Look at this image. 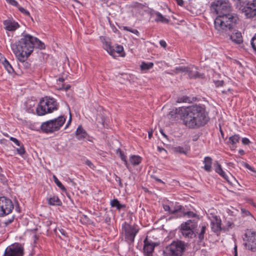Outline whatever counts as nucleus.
<instances>
[{"instance_id": "obj_1", "label": "nucleus", "mask_w": 256, "mask_h": 256, "mask_svg": "<svg viewBox=\"0 0 256 256\" xmlns=\"http://www.w3.org/2000/svg\"><path fill=\"white\" fill-rule=\"evenodd\" d=\"M12 49L18 60L24 62L34 51V48L44 49V42L38 38L27 34H23L18 42L11 44Z\"/></svg>"}, {"instance_id": "obj_2", "label": "nucleus", "mask_w": 256, "mask_h": 256, "mask_svg": "<svg viewBox=\"0 0 256 256\" xmlns=\"http://www.w3.org/2000/svg\"><path fill=\"white\" fill-rule=\"evenodd\" d=\"M182 116L184 124L190 128H196L205 125L208 120L205 108L199 105L184 108Z\"/></svg>"}, {"instance_id": "obj_3", "label": "nucleus", "mask_w": 256, "mask_h": 256, "mask_svg": "<svg viewBox=\"0 0 256 256\" xmlns=\"http://www.w3.org/2000/svg\"><path fill=\"white\" fill-rule=\"evenodd\" d=\"M238 20L235 14L218 16L214 22V28L219 34H223L234 29Z\"/></svg>"}, {"instance_id": "obj_4", "label": "nucleus", "mask_w": 256, "mask_h": 256, "mask_svg": "<svg viewBox=\"0 0 256 256\" xmlns=\"http://www.w3.org/2000/svg\"><path fill=\"white\" fill-rule=\"evenodd\" d=\"M210 9L218 16H222L230 14L232 6L228 0H218L212 3Z\"/></svg>"}, {"instance_id": "obj_5", "label": "nucleus", "mask_w": 256, "mask_h": 256, "mask_svg": "<svg viewBox=\"0 0 256 256\" xmlns=\"http://www.w3.org/2000/svg\"><path fill=\"white\" fill-rule=\"evenodd\" d=\"M184 248L182 242H174L166 248L164 254V256H182Z\"/></svg>"}, {"instance_id": "obj_6", "label": "nucleus", "mask_w": 256, "mask_h": 256, "mask_svg": "<svg viewBox=\"0 0 256 256\" xmlns=\"http://www.w3.org/2000/svg\"><path fill=\"white\" fill-rule=\"evenodd\" d=\"M244 246L252 252L256 251V232L247 229L242 237Z\"/></svg>"}, {"instance_id": "obj_7", "label": "nucleus", "mask_w": 256, "mask_h": 256, "mask_svg": "<svg viewBox=\"0 0 256 256\" xmlns=\"http://www.w3.org/2000/svg\"><path fill=\"white\" fill-rule=\"evenodd\" d=\"M196 226V222L190 220L181 224L180 231L185 238H192L193 236H196L194 230Z\"/></svg>"}, {"instance_id": "obj_8", "label": "nucleus", "mask_w": 256, "mask_h": 256, "mask_svg": "<svg viewBox=\"0 0 256 256\" xmlns=\"http://www.w3.org/2000/svg\"><path fill=\"white\" fill-rule=\"evenodd\" d=\"M14 208V204L10 199L5 196L0 197V216L11 213Z\"/></svg>"}, {"instance_id": "obj_9", "label": "nucleus", "mask_w": 256, "mask_h": 256, "mask_svg": "<svg viewBox=\"0 0 256 256\" xmlns=\"http://www.w3.org/2000/svg\"><path fill=\"white\" fill-rule=\"evenodd\" d=\"M122 228L124 232L126 240L130 244L132 243L136 235L138 232V230L134 226L128 224L126 222L122 226Z\"/></svg>"}, {"instance_id": "obj_10", "label": "nucleus", "mask_w": 256, "mask_h": 256, "mask_svg": "<svg viewBox=\"0 0 256 256\" xmlns=\"http://www.w3.org/2000/svg\"><path fill=\"white\" fill-rule=\"evenodd\" d=\"M23 254V248L21 244H17L6 248L4 256H22Z\"/></svg>"}, {"instance_id": "obj_11", "label": "nucleus", "mask_w": 256, "mask_h": 256, "mask_svg": "<svg viewBox=\"0 0 256 256\" xmlns=\"http://www.w3.org/2000/svg\"><path fill=\"white\" fill-rule=\"evenodd\" d=\"M242 10L246 18H256V0L248 2Z\"/></svg>"}, {"instance_id": "obj_12", "label": "nucleus", "mask_w": 256, "mask_h": 256, "mask_svg": "<svg viewBox=\"0 0 256 256\" xmlns=\"http://www.w3.org/2000/svg\"><path fill=\"white\" fill-rule=\"evenodd\" d=\"M43 98L45 101V104L46 106V112H48V113H51L58 109L59 104L56 99L48 96H46Z\"/></svg>"}, {"instance_id": "obj_13", "label": "nucleus", "mask_w": 256, "mask_h": 256, "mask_svg": "<svg viewBox=\"0 0 256 256\" xmlns=\"http://www.w3.org/2000/svg\"><path fill=\"white\" fill-rule=\"evenodd\" d=\"M144 252L146 256H152L156 244L154 242H150L146 238L144 240Z\"/></svg>"}, {"instance_id": "obj_14", "label": "nucleus", "mask_w": 256, "mask_h": 256, "mask_svg": "<svg viewBox=\"0 0 256 256\" xmlns=\"http://www.w3.org/2000/svg\"><path fill=\"white\" fill-rule=\"evenodd\" d=\"M221 220L217 216L213 217V220L211 221V226L212 230L216 233L220 232L222 230Z\"/></svg>"}, {"instance_id": "obj_15", "label": "nucleus", "mask_w": 256, "mask_h": 256, "mask_svg": "<svg viewBox=\"0 0 256 256\" xmlns=\"http://www.w3.org/2000/svg\"><path fill=\"white\" fill-rule=\"evenodd\" d=\"M230 40L236 44H241L243 42V38L241 32L234 30L230 35Z\"/></svg>"}, {"instance_id": "obj_16", "label": "nucleus", "mask_w": 256, "mask_h": 256, "mask_svg": "<svg viewBox=\"0 0 256 256\" xmlns=\"http://www.w3.org/2000/svg\"><path fill=\"white\" fill-rule=\"evenodd\" d=\"M52 120L43 122L41 125V129L46 133H52L54 132Z\"/></svg>"}, {"instance_id": "obj_17", "label": "nucleus", "mask_w": 256, "mask_h": 256, "mask_svg": "<svg viewBox=\"0 0 256 256\" xmlns=\"http://www.w3.org/2000/svg\"><path fill=\"white\" fill-rule=\"evenodd\" d=\"M184 109V108H178L170 112L168 115V118L172 120H176L178 118V114H180L182 118L183 110Z\"/></svg>"}, {"instance_id": "obj_18", "label": "nucleus", "mask_w": 256, "mask_h": 256, "mask_svg": "<svg viewBox=\"0 0 256 256\" xmlns=\"http://www.w3.org/2000/svg\"><path fill=\"white\" fill-rule=\"evenodd\" d=\"M45 104V101H44V100L42 98L40 100L39 104L36 108V112L38 116H44L48 113V112H46L47 108Z\"/></svg>"}, {"instance_id": "obj_19", "label": "nucleus", "mask_w": 256, "mask_h": 256, "mask_svg": "<svg viewBox=\"0 0 256 256\" xmlns=\"http://www.w3.org/2000/svg\"><path fill=\"white\" fill-rule=\"evenodd\" d=\"M4 24L5 28L8 31H14L19 27V24L18 22L10 20H4Z\"/></svg>"}, {"instance_id": "obj_20", "label": "nucleus", "mask_w": 256, "mask_h": 256, "mask_svg": "<svg viewBox=\"0 0 256 256\" xmlns=\"http://www.w3.org/2000/svg\"><path fill=\"white\" fill-rule=\"evenodd\" d=\"M214 165L215 171L228 182H230V180L228 176L222 170V166L219 162L218 161H216Z\"/></svg>"}, {"instance_id": "obj_21", "label": "nucleus", "mask_w": 256, "mask_h": 256, "mask_svg": "<svg viewBox=\"0 0 256 256\" xmlns=\"http://www.w3.org/2000/svg\"><path fill=\"white\" fill-rule=\"evenodd\" d=\"M53 125L54 129V132L57 131L63 126L65 121L66 118L64 116H60L52 120Z\"/></svg>"}, {"instance_id": "obj_22", "label": "nucleus", "mask_w": 256, "mask_h": 256, "mask_svg": "<svg viewBox=\"0 0 256 256\" xmlns=\"http://www.w3.org/2000/svg\"><path fill=\"white\" fill-rule=\"evenodd\" d=\"M100 39L103 44V47L104 49L106 50L110 55L114 57V49L110 46V42L106 40L104 38L101 37Z\"/></svg>"}, {"instance_id": "obj_23", "label": "nucleus", "mask_w": 256, "mask_h": 256, "mask_svg": "<svg viewBox=\"0 0 256 256\" xmlns=\"http://www.w3.org/2000/svg\"><path fill=\"white\" fill-rule=\"evenodd\" d=\"M88 134L86 131L83 128L82 126H79L76 132V138L81 140L86 138Z\"/></svg>"}, {"instance_id": "obj_24", "label": "nucleus", "mask_w": 256, "mask_h": 256, "mask_svg": "<svg viewBox=\"0 0 256 256\" xmlns=\"http://www.w3.org/2000/svg\"><path fill=\"white\" fill-rule=\"evenodd\" d=\"M110 206L112 207L116 208L118 210L121 209L125 208L126 206L124 204H121L120 202L116 198H114L110 201Z\"/></svg>"}, {"instance_id": "obj_25", "label": "nucleus", "mask_w": 256, "mask_h": 256, "mask_svg": "<svg viewBox=\"0 0 256 256\" xmlns=\"http://www.w3.org/2000/svg\"><path fill=\"white\" fill-rule=\"evenodd\" d=\"M204 169L207 172L212 170V159L210 157L206 156L204 158Z\"/></svg>"}, {"instance_id": "obj_26", "label": "nucleus", "mask_w": 256, "mask_h": 256, "mask_svg": "<svg viewBox=\"0 0 256 256\" xmlns=\"http://www.w3.org/2000/svg\"><path fill=\"white\" fill-rule=\"evenodd\" d=\"M182 206H178L176 208H171L168 205L164 206V208L166 211H168L170 214H176L182 210Z\"/></svg>"}, {"instance_id": "obj_27", "label": "nucleus", "mask_w": 256, "mask_h": 256, "mask_svg": "<svg viewBox=\"0 0 256 256\" xmlns=\"http://www.w3.org/2000/svg\"><path fill=\"white\" fill-rule=\"evenodd\" d=\"M155 14L156 16L155 20L156 22H161L164 24H168L169 22V20L164 16L160 12H155Z\"/></svg>"}, {"instance_id": "obj_28", "label": "nucleus", "mask_w": 256, "mask_h": 256, "mask_svg": "<svg viewBox=\"0 0 256 256\" xmlns=\"http://www.w3.org/2000/svg\"><path fill=\"white\" fill-rule=\"evenodd\" d=\"M48 204L52 206H60L62 202L58 196H54L48 199Z\"/></svg>"}, {"instance_id": "obj_29", "label": "nucleus", "mask_w": 256, "mask_h": 256, "mask_svg": "<svg viewBox=\"0 0 256 256\" xmlns=\"http://www.w3.org/2000/svg\"><path fill=\"white\" fill-rule=\"evenodd\" d=\"M188 70L186 71V73L188 74V76L190 78H196L199 76V74L198 71L194 70L192 68L188 67Z\"/></svg>"}, {"instance_id": "obj_30", "label": "nucleus", "mask_w": 256, "mask_h": 256, "mask_svg": "<svg viewBox=\"0 0 256 256\" xmlns=\"http://www.w3.org/2000/svg\"><path fill=\"white\" fill-rule=\"evenodd\" d=\"M130 162L134 166L138 165L142 160V158L138 156H132L130 158Z\"/></svg>"}, {"instance_id": "obj_31", "label": "nucleus", "mask_w": 256, "mask_h": 256, "mask_svg": "<svg viewBox=\"0 0 256 256\" xmlns=\"http://www.w3.org/2000/svg\"><path fill=\"white\" fill-rule=\"evenodd\" d=\"M200 232H198V239L200 241H202L204 238V234L206 233V227L205 225L200 226Z\"/></svg>"}, {"instance_id": "obj_32", "label": "nucleus", "mask_w": 256, "mask_h": 256, "mask_svg": "<svg viewBox=\"0 0 256 256\" xmlns=\"http://www.w3.org/2000/svg\"><path fill=\"white\" fill-rule=\"evenodd\" d=\"M2 64L8 73L12 74L14 72V70L12 66L6 58H4V60L2 62Z\"/></svg>"}, {"instance_id": "obj_33", "label": "nucleus", "mask_w": 256, "mask_h": 256, "mask_svg": "<svg viewBox=\"0 0 256 256\" xmlns=\"http://www.w3.org/2000/svg\"><path fill=\"white\" fill-rule=\"evenodd\" d=\"M240 139V137L238 134H234L229 138L228 142L234 145L239 142Z\"/></svg>"}, {"instance_id": "obj_34", "label": "nucleus", "mask_w": 256, "mask_h": 256, "mask_svg": "<svg viewBox=\"0 0 256 256\" xmlns=\"http://www.w3.org/2000/svg\"><path fill=\"white\" fill-rule=\"evenodd\" d=\"M154 66L153 62H148L146 63V62H142L140 65V68L142 70H148L152 68Z\"/></svg>"}, {"instance_id": "obj_35", "label": "nucleus", "mask_w": 256, "mask_h": 256, "mask_svg": "<svg viewBox=\"0 0 256 256\" xmlns=\"http://www.w3.org/2000/svg\"><path fill=\"white\" fill-rule=\"evenodd\" d=\"M119 152L120 156V157L121 160L124 162L125 166H126L127 168H129V164H128V161L126 159V156H124V154L118 148V150L117 153Z\"/></svg>"}, {"instance_id": "obj_36", "label": "nucleus", "mask_w": 256, "mask_h": 256, "mask_svg": "<svg viewBox=\"0 0 256 256\" xmlns=\"http://www.w3.org/2000/svg\"><path fill=\"white\" fill-rule=\"evenodd\" d=\"M188 70V67L182 66L176 67L175 68L174 72L176 74L179 73L180 72H186V71Z\"/></svg>"}, {"instance_id": "obj_37", "label": "nucleus", "mask_w": 256, "mask_h": 256, "mask_svg": "<svg viewBox=\"0 0 256 256\" xmlns=\"http://www.w3.org/2000/svg\"><path fill=\"white\" fill-rule=\"evenodd\" d=\"M53 178H54V182H55V183L56 184L57 186L58 187H59L63 191H65L66 190V188L62 185V184L58 180L57 178L55 176H54Z\"/></svg>"}, {"instance_id": "obj_38", "label": "nucleus", "mask_w": 256, "mask_h": 256, "mask_svg": "<svg viewBox=\"0 0 256 256\" xmlns=\"http://www.w3.org/2000/svg\"><path fill=\"white\" fill-rule=\"evenodd\" d=\"M123 29L125 30L128 31L132 33H134L136 34V36H138L139 34L138 31L136 29H132V28L127 26H123Z\"/></svg>"}, {"instance_id": "obj_39", "label": "nucleus", "mask_w": 256, "mask_h": 256, "mask_svg": "<svg viewBox=\"0 0 256 256\" xmlns=\"http://www.w3.org/2000/svg\"><path fill=\"white\" fill-rule=\"evenodd\" d=\"M184 216H187L189 218H196L198 216L196 214L191 211L184 212Z\"/></svg>"}, {"instance_id": "obj_40", "label": "nucleus", "mask_w": 256, "mask_h": 256, "mask_svg": "<svg viewBox=\"0 0 256 256\" xmlns=\"http://www.w3.org/2000/svg\"><path fill=\"white\" fill-rule=\"evenodd\" d=\"M19 146V148H16V151L19 154L22 156L25 153L26 151L23 144H20V146Z\"/></svg>"}, {"instance_id": "obj_41", "label": "nucleus", "mask_w": 256, "mask_h": 256, "mask_svg": "<svg viewBox=\"0 0 256 256\" xmlns=\"http://www.w3.org/2000/svg\"><path fill=\"white\" fill-rule=\"evenodd\" d=\"M250 44L254 50L256 49V34L252 38L250 41Z\"/></svg>"}, {"instance_id": "obj_42", "label": "nucleus", "mask_w": 256, "mask_h": 256, "mask_svg": "<svg viewBox=\"0 0 256 256\" xmlns=\"http://www.w3.org/2000/svg\"><path fill=\"white\" fill-rule=\"evenodd\" d=\"M176 152L180 153V154H186V151L185 150L182 148L180 146H178L176 148Z\"/></svg>"}, {"instance_id": "obj_43", "label": "nucleus", "mask_w": 256, "mask_h": 256, "mask_svg": "<svg viewBox=\"0 0 256 256\" xmlns=\"http://www.w3.org/2000/svg\"><path fill=\"white\" fill-rule=\"evenodd\" d=\"M18 8L19 10L22 13L24 14L25 15H26V16H30V14L29 12H28V10H26L24 8H23L22 6H20V5L18 7Z\"/></svg>"}, {"instance_id": "obj_44", "label": "nucleus", "mask_w": 256, "mask_h": 256, "mask_svg": "<svg viewBox=\"0 0 256 256\" xmlns=\"http://www.w3.org/2000/svg\"><path fill=\"white\" fill-rule=\"evenodd\" d=\"M7 2L9 3L12 6H15L16 7H18L19 4L18 2L15 0H6Z\"/></svg>"}, {"instance_id": "obj_45", "label": "nucleus", "mask_w": 256, "mask_h": 256, "mask_svg": "<svg viewBox=\"0 0 256 256\" xmlns=\"http://www.w3.org/2000/svg\"><path fill=\"white\" fill-rule=\"evenodd\" d=\"M124 50V48L122 46H118L114 50V52H116L118 54H120L121 52Z\"/></svg>"}, {"instance_id": "obj_46", "label": "nucleus", "mask_w": 256, "mask_h": 256, "mask_svg": "<svg viewBox=\"0 0 256 256\" xmlns=\"http://www.w3.org/2000/svg\"><path fill=\"white\" fill-rule=\"evenodd\" d=\"M10 140L13 142L16 146H20V144H21L20 142L17 140L16 138L10 137Z\"/></svg>"}, {"instance_id": "obj_47", "label": "nucleus", "mask_w": 256, "mask_h": 256, "mask_svg": "<svg viewBox=\"0 0 256 256\" xmlns=\"http://www.w3.org/2000/svg\"><path fill=\"white\" fill-rule=\"evenodd\" d=\"M224 81L223 80H216L214 81V84L216 86H222L224 84Z\"/></svg>"}, {"instance_id": "obj_48", "label": "nucleus", "mask_w": 256, "mask_h": 256, "mask_svg": "<svg viewBox=\"0 0 256 256\" xmlns=\"http://www.w3.org/2000/svg\"><path fill=\"white\" fill-rule=\"evenodd\" d=\"M85 164L91 168H94V166L92 163L88 160H86Z\"/></svg>"}, {"instance_id": "obj_49", "label": "nucleus", "mask_w": 256, "mask_h": 256, "mask_svg": "<svg viewBox=\"0 0 256 256\" xmlns=\"http://www.w3.org/2000/svg\"><path fill=\"white\" fill-rule=\"evenodd\" d=\"M242 142L244 145H248L250 143V141L248 138H242Z\"/></svg>"}, {"instance_id": "obj_50", "label": "nucleus", "mask_w": 256, "mask_h": 256, "mask_svg": "<svg viewBox=\"0 0 256 256\" xmlns=\"http://www.w3.org/2000/svg\"><path fill=\"white\" fill-rule=\"evenodd\" d=\"M115 180H116V182H118L119 186H122V182H121V179H120V178L119 176H118L116 175L115 176Z\"/></svg>"}, {"instance_id": "obj_51", "label": "nucleus", "mask_w": 256, "mask_h": 256, "mask_svg": "<svg viewBox=\"0 0 256 256\" xmlns=\"http://www.w3.org/2000/svg\"><path fill=\"white\" fill-rule=\"evenodd\" d=\"M59 231L60 233V234L63 236L64 238H68L67 234L66 232V231L64 229H60L59 230Z\"/></svg>"}, {"instance_id": "obj_52", "label": "nucleus", "mask_w": 256, "mask_h": 256, "mask_svg": "<svg viewBox=\"0 0 256 256\" xmlns=\"http://www.w3.org/2000/svg\"><path fill=\"white\" fill-rule=\"evenodd\" d=\"M188 100V98L186 96H183L182 98H181L178 100V102H186L187 100Z\"/></svg>"}, {"instance_id": "obj_53", "label": "nucleus", "mask_w": 256, "mask_h": 256, "mask_svg": "<svg viewBox=\"0 0 256 256\" xmlns=\"http://www.w3.org/2000/svg\"><path fill=\"white\" fill-rule=\"evenodd\" d=\"M160 44L162 47H164V48H166V42L163 40H160Z\"/></svg>"}, {"instance_id": "obj_54", "label": "nucleus", "mask_w": 256, "mask_h": 256, "mask_svg": "<svg viewBox=\"0 0 256 256\" xmlns=\"http://www.w3.org/2000/svg\"><path fill=\"white\" fill-rule=\"evenodd\" d=\"M244 166L248 170L253 171V168L248 164L245 163Z\"/></svg>"}, {"instance_id": "obj_55", "label": "nucleus", "mask_w": 256, "mask_h": 256, "mask_svg": "<svg viewBox=\"0 0 256 256\" xmlns=\"http://www.w3.org/2000/svg\"><path fill=\"white\" fill-rule=\"evenodd\" d=\"M175 0L177 2L178 4L180 6H182L184 4V2L182 0Z\"/></svg>"}, {"instance_id": "obj_56", "label": "nucleus", "mask_w": 256, "mask_h": 256, "mask_svg": "<svg viewBox=\"0 0 256 256\" xmlns=\"http://www.w3.org/2000/svg\"><path fill=\"white\" fill-rule=\"evenodd\" d=\"M71 121H72V118H71V115H70V119L65 127V129H66L67 128H68L69 124H70L71 122Z\"/></svg>"}, {"instance_id": "obj_57", "label": "nucleus", "mask_w": 256, "mask_h": 256, "mask_svg": "<svg viewBox=\"0 0 256 256\" xmlns=\"http://www.w3.org/2000/svg\"><path fill=\"white\" fill-rule=\"evenodd\" d=\"M234 256H237L238 253H237V246H235L234 248Z\"/></svg>"}, {"instance_id": "obj_58", "label": "nucleus", "mask_w": 256, "mask_h": 256, "mask_svg": "<svg viewBox=\"0 0 256 256\" xmlns=\"http://www.w3.org/2000/svg\"><path fill=\"white\" fill-rule=\"evenodd\" d=\"M158 150L160 152H162V150H164V151L166 150H164V148H160V146H158Z\"/></svg>"}, {"instance_id": "obj_59", "label": "nucleus", "mask_w": 256, "mask_h": 256, "mask_svg": "<svg viewBox=\"0 0 256 256\" xmlns=\"http://www.w3.org/2000/svg\"><path fill=\"white\" fill-rule=\"evenodd\" d=\"M238 152L240 155H243L244 154V150H240Z\"/></svg>"}, {"instance_id": "obj_60", "label": "nucleus", "mask_w": 256, "mask_h": 256, "mask_svg": "<svg viewBox=\"0 0 256 256\" xmlns=\"http://www.w3.org/2000/svg\"><path fill=\"white\" fill-rule=\"evenodd\" d=\"M102 2L104 3V4H106L107 6H109V4L108 3V0H102Z\"/></svg>"}, {"instance_id": "obj_61", "label": "nucleus", "mask_w": 256, "mask_h": 256, "mask_svg": "<svg viewBox=\"0 0 256 256\" xmlns=\"http://www.w3.org/2000/svg\"><path fill=\"white\" fill-rule=\"evenodd\" d=\"M58 80L60 82H64V79L63 78H59L58 79Z\"/></svg>"}, {"instance_id": "obj_62", "label": "nucleus", "mask_w": 256, "mask_h": 256, "mask_svg": "<svg viewBox=\"0 0 256 256\" xmlns=\"http://www.w3.org/2000/svg\"><path fill=\"white\" fill-rule=\"evenodd\" d=\"M152 134V131L148 132V138H150Z\"/></svg>"}, {"instance_id": "obj_63", "label": "nucleus", "mask_w": 256, "mask_h": 256, "mask_svg": "<svg viewBox=\"0 0 256 256\" xmlns=\"http://www.w3.org/2000/svg\"><path fill=\"white\" fill-rule=\"evenodd\" d=\"M14 219V217L13 216L11 219H10L8 220V223L10 224L12 222H13Z\"/></svg>"}, {"instance_id": "obj_64", "label": "nucleus", "mask_w": 256, "mask_h": 256, "mask_svg": "<svg viewBox=\"0 0 256 256\" xmlns=\"http://www.w3.org/2000/svg\"><path fill=\"white\" fill-rule=\"evenodd\" d=\"M160 133L165 137H166V136L164 133V132H163V130H160Z\"/></svg>"}]
</instances>
